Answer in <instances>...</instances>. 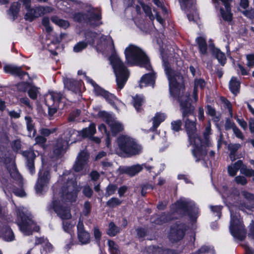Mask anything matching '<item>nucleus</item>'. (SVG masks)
<instances>
[{
  "label": "nucleus",
  "mask_w": 254,
  "mask_h": 254,
  "mask_svg": "<svg viewBox=\"0 0 254 254\" xmlns=\"http://www.w3.org/2000/svg\"><path fill=\"white\" fill-rule=\"evenodd\" d=\"M86 37L88 39L89 44L95 46L97 52L105 55L111 54L109 61L116 75L118 88L122 89L129 77V72L119 57L115 53L114 44L111 37L100 36L94 32L88 33Z\"/></svg>",
  "instance_id": "1"
},
{
  "label": "nucleus",
  "mask_w": 254,
  "mask_h": 254,
  "mask_svg": "<svg viewBox=\"0 0 254 254\" xmlns=\"http://www.w3.org/2000/svg\"><path fill=\"white\" fill-rule=\"evenodd\" d=\"M61 181L63 185L60 192L54 194L52 207L62 219H68L71 216L70 210L63 203L64 202L75 201L79 189L71 174H64Z\"/></svg>",
  "instance_id": "2"
},
{
  "label": "nucleus",
  "mask_w": 254,
  "mask_h": 254,
  "mask_svg": "<svg viewBox=\"0 0 254 254\" xmlns=\"http://www.w3.org/2000/svg\"><path fill=\"white\" fill-rule=\"evenodd\" d=\"M180 102L182 119L190 144L194 142L195 144L200 145L201 139L196 132V119L194 115V107L190 104L188 96L181 97Z\"/></svg>",
  "instance_id": "3"
},
{
  "label": "nucleus",
  "mask_w": 254,
  "mask_h": 254,
  "mask_svg": "<svg viewBox=\"0 0 254 254\" xmlns=\"http://www.w3.org/2000/svg\"><path fill=\"white\" fill-rule=\"evenodd\" d=\"M127 62L130 65L138 64L150 70L151 66L148 58L138 47L130 45L125 51Z\"/></svg>",
  "instance_id": "4"
},
{
  "label": "nucleus",
  "mask_w": 254,
  "mask_h": 254,
  "mask_svg": "<svg viewBox=\"0 0 254 254\" xmlns=\"http://www.w3.org/2000/svg\"><path fill=\"white\" fill-rule=\"evenodd\" d=\"M118 147L116 149L117 154L125 153L128 156L139 154L142 152V147L132 138L127 135H121L117 139Z\"/></svg>",
  "instance_id": "5"
},
{
  "label": "nucleus",
  "mask_w": 254,
  "mask_h": 254,
  "mask_svg": "<svg viewBox=\"0 0 254 254\" xmlns=\"http://www.w3.org/2000/svg\"><path fill=\"white\" fill-rule=\"evenodd\" d=\"M16 223L20 231L25 235H29L32 231H38L39 227L30 218L27 210L23 207H19L16 210Z\"/></svg>",
  "instance_id": "6"
},
{
  "label": "nucleus",
  "mask_w": 254,
  "mask_h": 254,
  "mask_svg": "<svg viewBox=\"0 0 254 254\" xmlns=\"http://www.w3.org/2000/svg\"><path fill=\"white\" fill-rule=\"evenodd\" d=\"M163 62L165 72L169 82L170 93L173 96H177L179 92L184 89L183 84V77L181 75L175 73L172 70L169 63L164 60H163Z\"/></svg>",
  "instance_id": "7"
},
{
  "label": "nucleus",
  "mask_w": 254,
  "mask_h": 254,
  "mask_svg": "<svg viewBox=\"0 0 254 254\" xmlns=\"http://www.w3.org/2000/svg\"><path fill=\"white\" fill-rule=\"evenodd\" d=\"M230 211L231 213L229 226L230 233L235 239L242 241L246 237V230L240 215L236 212L234 213L232 208H230Z\"/></svg>",
  "instance_id": "8"
},
{
  "label": "nucleus",
  "mask_w": 254,
  "mask_h": 254,
  "mask_svg": "<svg viewBox=\"0 0 254 254\" xmlns=\"http://www.w3.org/2000/svg\"><path fill=\"white\" fill-rule=\"evenodd\" d=\"M177 212L184 211L187 212L192 222H195L197 218L198 208L195 207L194 203L188 199L181 198L174 205Z\"/></svg>",
  "instance_id": "9"
},
{
  "label": "nucleus",
  "mask_w": 254,
  "mask_h": 254,
  "mask_svg": "<svg viewBox=\"0 0 254 254\" xmlns=\"http://www.w3.org/2000/svg\"><path fill=\"white\" fill-rule=\"evenodd\" d=\"M79 132L76 130L70 128L66 132V139L64 140L62 138H59L54 147V152L56 155H59L63 153L67 148L69 142L70 143H74L77 140V136Z\"/></svg>",
  "instance_id": "10"
},
{
  "label": "nucleus",
  "mask_w": 254,
  "mask_h": 254,
  "mask_svg": "<svg viewBox=\"0 0 254 254\" xmlns=\"http://www.w3.org/2000/svg\"><path fill=\"white\" fill-rule=\"evenodd\" d=\"M63 98V95L60 92H50L46 95L45 98L46 104L48 107L49 115L52 117L57 112V106Z\"/></svg>",
  "instance_id": "11"
},
{
  "label": "nucleus",
  "mask_w": 254,
  "mask_h": 254,
  "mask_svg": "<svg viewBox=\"0 0 254 254\" xmlns=\"http://www.w3.org/2000/svg\"><path fill=\"white\" fill-rule=\"evenodd\" d=\"M102 114L104 121L107 124L114 135L124 130L123 125L116 118L107 113L104 112Z\"/></svg>",
  "instance_id": "12"
},
{
  "label": "nucleus",
  "mask_w": 254,
  "mask_h": 254,
  "mask_svg": "<svg viewBox=\"0 0 254 254\" xmlns=\"http://www.w3.org/2000/svg\"><path fill=\"white\" fill-rule=\"evenodd\" d=\"M53 10L54 9L50 6H38L31 8L28 11H27L24 18L26 20L31 22L36 18L52 12Z\"/></svg>",
  "instance_id": "13"
},
{
  "label": "nucleus",
  "mask_w": 254,
  "mask_h": 254,
  "mask_svg": "<svg viewBox=\"0 0 254 254\" xmlns=\"http://www.w3.org/2000/svg\"><path fill=\"white\" fill-rule=\"evenodd\" d=\"M85 79L88 83H90L93 86L94 92L96 95L103 96L111 105L114 106L115 101L117 100V99L113 94L99 87L92 79L89 77H85Z\"/></svg>",
  "instance_id": "14"
},
{
  "label": "nucleus",
  "mask_w": 254,
  "mask_h": 254,
  "mask_svg": "<svg viewBox=\"0 0 254 254\" xmlns=\"http://www.w3.org/2000/svg\"><path fill=\"white\" fill-rule=\"evenodd\" d=\"M39 177L36 184L35 189L37 192H41L43 189L49 183L51 176L47 170H41L39 172Z\"/></svg>",
  "instance_id": "15"
},
{
  "label": "nucleus",
  "mask_w": 254,
  "mask_h": 254,
  "mask_svg": "<svg viewBox=\"0 0 254 254\" xmlns=\"http://www.w3.org/2000/svg\"><path fill=\"white\" fill-rule=\"evenodd\" d=\"M88 154L85 151L81 152L77 157V160L73 166V169L75 172L83 171H86Z\"/></svg>",
  "instance_id": "16"
},
{
  "label": "nucleus",
  "mask_w": 254,
  "mask_h": 254,
  "mask_svg": "<svg viewBox=\"0 0 254 254\" xmlns=\"http://www.w3.org/2000/svg\"><path fill=\"white\" fill-rule=\"evenodd\" d=\"M185 228L184 225H178L176 228L171 229L169 239L172 242H176L181 240L184 236Z\"/></svg>",
  "instance_id": "17"
},
{
  "label": "nucleus",
  "mask_w": 254,
  "mask_h": 254,
  "mask_svg": "<svg viewBox=\"0 0 254 254\" xmlns=\"http://www.w3.org/2000/svg\"><path fill=\"white\" fill-rule=\"evenodd\" d=\"M191 144L195 146V148L192 150V153L195 158V161L198 162L201 160L204 161L206 157L207 151L203 148V146H206L203 144L202 141L200 145H197L194 143V142H192Z\"/></svg>",
  "instance_id": "18"
},
{
  "label": "nucleus",
  "mask_w": 254,
  "mask_h": 254,
  "mask_svg": "<svg viewBox=\"0 0 254 254\" xmlns=\"http://www.w3.org/2000/svg\"><path fill=\"white\" fill-rule=\"evenodd\" d=\"M77 228L79 241L82 244H87L90 241V235L87 231L84 230L82 222L80 221L78 222Z\"/></svg>",
  "instance_id": "19"
},
{
  "label": "nucleus",
  "mask_w": 254,
  "mask_h": 254,
  "mask_svg": "<svg viewBox=\"0 0 254 254\" xmlns=\"http://www.w3.org/2000/svg\"><path fill=\"white\" fill-rule=\"evenodd\" d=\"M143 167L149 170L151 167H147L145 165L137 164L130 167H124L122 169V172L130 176H133L140 172L143 168Z\"/></svg>",
  "instance_id": "20"
},
{
  "label": "nucleus",
  "mask_w": 254,
  "mask_h": 254,
  "mask_svg": "<svg viewBox=\"0 0 254 254\" xmlns=\"http://www.w3.org/2000/svg\"><path fill=\"white\" fill-rule=\"evenodd\" d=\"M3 70L6 73H10L12 75H17L20 77L21 78H22L25 75H28L26 72L22 70L21 67L16 66L14 65H5L3 67Z\"/></svg>",
  "instance_id": "21"
},
{
  "label": "nucleus",
  "mask_w": 254,
  "mask_h": 254,
  "mask_svg": "<svg viewBox=\"0 0 254 254\" xmlns=\"http://www.w3.org/2000/svg\"><path fill=\"white\" fill-rule=\"evenodd\" d=\"M223 2L225 11L223 8L220 9V13L222 17L225 21H230L232 18V13L231 11L230 3L232 0H221Z\"/></svg>",
  "instance_id": "22"
},
{
  "label": "nucleus",
  "mask_w": 254,
  "mask_h": 254,
  "mask_svg": "<svg viewBox=\"0 0 254 254\" xmlns=\"http://www.w3.org/2000/svg\"><path fill=\"white\" fill-rule=\"evenodd\" d=\"M23 155L27 158L26 166L30 173L33 175L35 173L34 160L36 155L33 151H28L23 152Z\"/></svg>",
  "instance_id": "23"
},
{
  "label": "nucleus",
  "mask_w": 254,
  "mask_h": 254,
  "mask_svg": "<svg viewBox=\"0 0 254 254\" xmlns=\"http://www.w3.org/2000/svg\"><path fill=\"white\" fill-rule=\"evenodd\" d=\"M155 76L154 72L145 74L141 78L139 86L140 88L149 85H153L155 82Z\"/></svg>",
  "instance_id": "24"
},
{
  "label": "nucleus",
  "mask_w": 254,
  "mask_h": 254,
  "mask_svg": "<svg viewBox=\"0 0 254 254\" xmlns=\"http://www.w3.org/2000/svg\"><path fill=\"white\" fill-rule=\"evenodd\" d=\"M24 119L26 122L27 130L28 132V135L31 137H34L36 135V131L35 128L33 120L29 116H25Z\"/></svg>",
  "instance_id": "25"
},
{
  "label": "nucleus",
  "mask_w": 254,
  "mask_h": 254,
  "mask_svg": "<svg viewBox=\"0 0 254 254\" xmlns=\"http://www.w3.org/2000/svg\"><path fill=\"white\" fill-rule=\"evenodd\" d=\"M211 134V124L210 122L208 121L203 133L204 140L203 141H202V144L206 145V146H209L211 145V142L210 139V135Z\"/></svg>",
  "instance_id": "26"
},
{
  "label": "nucleus",
  "mask_w": 254,
  "mask_h": 254,
  "mask_svg": "<svg viewBox=\"0 0 254 254\" xmlns=\"http://www.w3.org/2000/svg\"><path fill=\"white\" fill-rule=\"evenodd\" d=\"M64 83L65 87L74 92H78L79 89L80 83L74 79H66Z\"/></svg>",
  "instance_id": "27"
},
{
  "label": "nucleus",
  "mask_w": 254,
  "mask_h": 254,
  "mask_svg": "<svg viewBox=\"0 0 254 254\" xmlns=\"http://www.w3.org/2000/svg\"><path fill=\"white\" fill-rule=\"evenodd\" d=\"M243 166V162L241 160H238L235 163L228 166V171L230 176H234L236 175L239 169L241 170Z\"/></svg>",
  "instance_id": "28"
},
{
  "label": "nucleus",
  "mask_w": 254,
  "mask_h": 254,
  "mask_svg": "<svg viewBox=\"0 0 254 254\" xmlns=\"http://www.w3.org/2000/svg\"><path fill=\"white\" fill-rule=\"evenodd\" d=\"M21 7V3L19 1L13 2L8 11V14L12 16L13 20H14L18 15Z\"/></svg>",
  "instance_id": "29"
},
{
  "label": "nucleus",
  "mask_w": 254,
  "mask_h": 254,
  "mask_svg": "<svg viewBox=\"0 0 254 254\" xmlns=\"http://www.w3.org/2000/svg\"><path fill=\"white\" fill-rule=\"evenodd\" d=\"M240 82L236 77H232L229 82V88L235 95L239 92Z\"/></svg>",
  "instance_id": "30"
},
{
  "label": "nucleus",
  "mask_w": 254,
  "mask_h": 254,
  "mask_svg": "<svg viewBox=\"0 0 254 254\" xmlns=\"http://www.w3.org/2000/svg\"><path fill=\"white\" fill-rule=\"evenodd\" d=\"M95 132V125L93 123L91 124L89 127L84 128L81 131V133L84 137H91Z\"/></svg>",
  "instance_id": "31"
},
{
  "label": "nucleus",
  "mask_w": 254,
  "mask_h": 254,
  "mask_svg": "<svg viewBox=\"0 0 254 254\" xmlns=\"http://www.w3.org/2000/svg\"><path fill=\"white\" fill-rule=\"evenodd\" d=\"M212 54L222 65H224L226 61V58L224 53H222L217 48H214L212 51Z\"/></svg>",
  "instance_id": "32"
},
{
  "label": "nucleus",
  "mask_w": 254,
  "mask_h": 254,
  "mask_svg": "<svg viewBox=\"0 0 254 254\" xmlns=\"http://www.w3.org/2000/svg\"><path fill=\"white\" fill-rule=\"evenodd\" d=\"M132 104L134 107L135 108L137 112L141 110V107L144 103V98L142 95H136L132 97Z\"/></svg>",
  "instance_id": "33"
},
{
  "label": "nucleus",
  "mask_w": 254,
  "mask_h": 254,
  "mask_svg": "<svg viewBox=\"0 0 254 254\" xmlns=\"http://www.w3.org/2000/svg\"><path fill=\"white\" fill-rule=\"evenodd\" d=\"M196 41L198 46L199 52L203 55H205L207 52V45L205 39L202 37H198Z\"/></svg>",
  "instance_id": "34"
},
{
  "label": "nucleus",
  "mask_w": 254,
  "mask_h": 254,
  "mask_svg": "<svg viewBox=\"0 0 254 254\" xmlns=\"http://www.w3.org/2000/svg\"><path fill=\"white\" fill-rule=\"evenodd\" d=\"M166 116L163 113H157L156 114L153 119V127L154 129H156L160 124V123L163 122Z\"/></svg>",
  "instance_id": "35"
},
{
  "label": "nucleus",
  "mask_w": 254,
  "mask_h": 254,
  "mask_svg": "<svg viewBox=\"0 0 254 254\" xmlns=\"http://www.w3.org/2000/svg\"><path fill=\"white\" fill-rule=\"evenodd\" d=\"M108 246L110 254H120L119 247L115 242L109 240L108 241Z\"/></svg>",
  "instance_id": "36"
},
{
  "label": "nucleus",
  "mask_w": 254,
  "mask_h": 254,
  "mask_svg": "<svg viewBox=\"0 0 254 254\" xmlns=\"http://www.w3.org/2000/svg\"><path fill=\"white\" fill-rule=\"evenodd\" d=\"M121 229L116 226L115 224L111 222L109 224L107 233L108 235L113 237L117 235L120 232Z\"/></svg>",
  "instance_id": "37"
},
{
  "label": "nucleus",
  "mask_w": 254,
  "mask_h": 254,
  "mask_svg": "<svg viewBox=\"0 0 254 254\" xmlns=\"http://www.w3.org/2000/svg\"><path fill=\"white\" fill-rule=\"evenodd\" d=\"M51 20L53 22L64 29L69 27V24L67 21L60 19L56 16L52 17Z\"/></svg>",
  "instance_id": "38"
},
{
  "label": "nucleus",
  "mask_w": 254,
  "mask_h": 254,
  "mask_svg": "<svg viewBox=\"0 0 254 254\" xmlns=\"http://www.w3.org/2000/svg\"><path fill=\"white\" fill-rule=\"evenodd\" d=\"M181 8L184 10L191 7L193 11L194 10V8L192 6L194 3L193 0H179Z\"/></svg>",
  "instance_id": "39"
},
{
  "label": "nucleus",
  "mask_w": 254,
  "mask_h": 254,
  "mask_svg": "<svg viewBox=\"0 0 254 254\" xmlns=\"http://www.w3.org/2000/svg\"><path fill=\"white\" fill-rule=\"evenodd\" d=\"M3 237L7 241H11L14 239V235L10 228L6 227L5 230H3Z\"/></svg>",
  "instance_id": "40"
},
{
  "label": "nucleus",
  "mask_w": 254,
  "mask_h": 254,
  "mask_svg": "<svg viewBox=\"0 0 254 254\" xmlns=\"http://www.w3.org/2000/svg\"><path fill=\"white\" fill-rule=\"evenodd\" d=\"M207 114L213 118L214 122H218L219 121V117L216 116V112L215 109L210 105L207 106Z\"/></svg>",
  "instance_id": "41"
},
{
  "label": "nucleus",
  "mask_w": 254,
  "mask_h": 254,
  "mask_svg": "<svg viewBox=\"0 0 254 254\" xmlns=\"http://www.w3.org/2000/svg\"><path fill=\"white\" fill-rule=\"evenodd\" d=\"M75 222L74 221H64L63 223V228L65 232L70 233L71 229L74 227Z\"/></svg>",
  "instance_id": "42"
},
{
  "label": "nucleus",
  "mask_w": 254,
  "mask_h": 254,
  "mask_svg": "<svg viewBox=\"0 0 254 254\" xmlns=\"http://www.w3.org/2000/svg\"><path fill=\"white\" fill-rule=\"evenodd\" d=\"M141 6L146 15L148 16L151 20H153L155 18V17L152 13L151 8L148 5L143 3L141 4Z\"/></svg>",
  "instance_id": "43"
},
{
  "label": "nucleus",
  "mask_w": 254,
  "mask_h": 254,
  "mask_svg": "<svg viewBox=\"0 0 254 254\" xmlns=\"http://www.w3.org/2000/svg\"><path fill=\"white\" fill-rule=\"evenodd\" d=\"M38 92V89L37 87L30 86L28 90V93L30 98L32 99H35L37 97Z\"/></svg>",
  "instance_id": "44"
},
{
  "label": "nucleus",
  "mask_w": 254,
  "mask_h": 254,
  "mask_svg": "<svg viewBox=\"0 0 254 254\" xmlns=\"http://www.w3.org/2000/svg\"><path fill=\"white\" fill-rule=\"evenodd\" d=\"M242 174L247 177H254V170L247 168L246 166H243L241 169Z\"/></svg>",
  "instance_id": "45"
},
{
  "label": "nucleus",
  "mask_w": 254,
  "mask_h": 254,
  "mask_svg": "<svg viewBox=\"0 0 254 254\" xmlns=\"http://www.w3.org/2000/svg\"><path fill=\"white\" fill-rule=\"evenodd\" d=\"M101 19V15L99 13H96L94 10L91 11L89 13V21L90 22L91 24H95L94 22H92V20L95 21H99Z\"/></svg>",
  "instance_id": "46"
},
{
  "label": "nucleus",
  "mask_w": 254,
  "mask_h": 254,
  "mask_svg": "<svg viewBox=\"0 0 254 254\" xmlns=\"http://www.w3.org/2000/svg\"><path fill=\"white\" fill-rule=\"evenodd\" d=\"M121 203V201L116 197H112L107 202V205L111 207H114Z\"/></svg>",
  "instance_id": "47"
},
{
  "label": "nucleus",
  "mask_w": 254,
  "mask_h": 254,
  "mask_svg": "<svg viewBox=\"0 0 254 254\" xmlns=\"http://www.w3.org/2000/svg\"><path fill=\"white\" fill-rule=\"evenodd\" d=\"M117 189V187L115 185H110L106 188L105 196L108 197L114 194Z\"/></svg>",
  "instance_id": "48"
},
{
  "label": "nucleus",
  "mask_w": 254,
  "mask_h": 254,
  "mask_svg": "<svg viewBox=\"0 0 254 254\" xmlns=\"http://www.w3.org/2000/svg\"><path fill=\"white\" fill-rule=\"evenodd\" d=\"M42 24L43 26L45 27L47 32L50 33L52 31L53 29L50 26V20L48 17H44L43 18Z\"/></svg>",
  "instance_id": "49"
},
{
  "label": "nucleus",
  "mask_w": 254,
  "mask_h": 254,
  "mask_svg": "<svg viewBox=\"0 0 254 254\" xmlns=\"http://www.w3.org/2000/svg\"><path fill=\"white\" fill-rule=\"evenodd\" d=\"M153 1L155 4H156L158 7L161 10L163 13H167V9L163 4V2L160 0H153Z\"/></svg>",
  "instance_id": "50"
},
{
  "label": "nucleus",
  "mask_w": 254,
  "mask_h": 254,
  "mask_svg": "<svg viewBox=\"0 0 254 254\" xmlns=\"http://www.w3.org/2000/svg\"><path fill=\"white\" fill-rule=\"evenodd\" d=\"M87 46V44L84 42L78 43L74 47L73 50L75 52H79L83 49H85Z\"/></svg>",
  "instance_id": "51"
},
{
  "label": "nucleus",
  "mask_w": 254,
  "mask_h": 254,
  "mask_svg": "<svg viewBox=\"0 0 254 254\" xmlns=\"http://www.w3.org/2000/svg\"><path fill=\"white\" fill-rule=\"evenodd\" d=\"M181 126L182 122L181 120L175 121L171 123L172 129L176 131L181 129Z\"/></svg>",
  "instance_id": "52"
},
{
  "label": "nucleus",
  "mask_w": 254,
  "mask_h": 254,
  "mask_svg": "<svg viewBox=\"0 0 254 254\" xmlns=\"http://www.w3.org/2000/svg\"><path fill=\"white\" fill-rule=\"evenodd\" d=\"M205 86V82L202 79H197L194 81V89L197 90V88H203Z\"/></svg>",
  "instance_id": "53"
},
{
  "label": "nucleus",
  "mask_w": 254,
  "mask_h": 254,
  "mask_svg": "<svg viewBox=\"0 0 254 254\" xmlns=\"http://www.w3.org/2000/svg\"><path fill=\"white\" fill-rule=\"evenodd\" d=\"M247 60V65L249 67H252L254 66V54H249L246 56Z\"/></svg>",
  "instance_id": "54"
},
{
  "label": "nucleus",
  "mask_w": 254,
  "mask_h": 254,
  "mask_svg": "<svg viewBox=\"0 0 254 254\" xmlns=\"http://www.w3.org/2000/svg\"><path fill=\"white\" fill-rule=\"evenodd\" d=\"M10 176L14 180L18 181L20 183L22 182V177L16 169H13V171L10 173Z\"/></svg>",
  "instance_id": "55"
},
{
  "label": "nucleus",
  "mask_w": 254,
  "mask_h": 254,
  "mask_svg": "<svg viewBox=\"0 0 254 254\" xmlns=\"http://www.w3.org/2000/svg\"><path fill=\"white\" fill-rule=\"evenodd\" d=\"M30 86L27 82H21L17 84V89L19 91L25 92Z\"/></svg>",
  "instance_id": "56"
},
{
  "label": "nucleus",
  "mask_w": 254,
  "mask_h": 254,
  "mask_svg": "<svg viewBox=\"0 0 254 254\" xmlns=\"http://www.w3.org/2000/svg\"><path fill=\"white\" fill-rule=\"evenodd\" d=\"M43 249L41 253L42 254H46L47 253L51 251L52 246L46 240V242L43 245Z\"/></svg>",
  "instance_id": "57"
},
{
  "label": "nucleus",
  "mask_w": 254,
  "mask_h": 254,
  "mask_svg": "<svg viewBox=\"0 0 254 254\" xmlns=\"http://www.w3.org/2000/svg\"><path fill=\"white\" fill-rule=\"evenodd\" d=\"M235 182L242 185H245L247 183V180L246 178L242 176H238L235 178Z\"/></svg>",
  "instance_id": "58"
},
{
  "label": "nucleus",
  "mask_w": 254,
  "mask_h": 254,
  "mask_svg": "<svg viewBox=\"0 0 254 254\" xmlns=\"http://www.w3.org/2000/svg\"><path fill=\"white\" fill-rule=\"evenodd\" d=\"M31 0H18V1H19V3L21 4L22 3L27 11H28L29 9L31 8Z\"/></svg>",
  "instance_id": "59"
},
{
  "label": "nucleus",
  "mask_w": 254,
  "mask_h": 254,
  "mask_svg": "<svg viewBox=\"0 0 254 254\" xmlns=\"http://www.w3.org/2000/svg\"><path fill=\"white\" fill-rule=\"evenodd\" d=\"M240 147L241 145L238 143L231 144L228 146V148L232 154L235 153Z\"/></svg>",
  "instance_id": "60"
},
{
  "label": "nucleus",
  "mask_w": 254,
  "mask_h": 254,
  "mask_svg": "<svg viewBox=\"0 0 254 254\" xmlns=\"http://www.w3.org/2000/svg\"><path fill=\"white\" fill-rule=\"evenodd\" d=\"M233 131L237 138L241 139L242 140L244 139V136L242 131L237 126L236 127H234V128L233 129Z\"/></svg>",
  "instance_id": "61"
},
{
  "label": "nucleus",
  "mask_w": 254,
  "mask_h": 254,
  "mask_svg": "<svg viewBox=\"0 0 254 254\" xmlns=\"http://www.w3.org/2000/svg\"><path fill=\"white\" fill-rule=\"evenodd\" d=\"M235 119H236L238 124L244 130H245L247 129L248 125L246 121H245L243 119H239L237 116L235 117Z\"/></svg>",
  "instance_id": "62"
},
{
  "label": "nucleus",
  "mask_w": 254,
  "mask_h": 254,
  "mask_svg": "<svg viewBox=\"0 0 254 254\" xmlns=\"http://www.w3.org/2000/svg\"><path fill=\"white\" fill-rule=\"evenodd\" d=\"M248 236L251 239L254 240V221L253 220L250 224Z\"/></svg>",
  "instance_id": "63"
},
{
  "label": "nucleus",
  "mask_w": 254,
  "mask_h": 254,
  "mask_svg": "<svg viewBox=\"0 0 254 254\" xmlns=\"http://www.w3.org/2000/svg\"><path fill=\"white\" fill-rule=\"evenodd\" d=\"M236 127V125L233 122L229 119L226 120L225 124V128L226 130H229L230 129H232L233 130L234 127Z\"/></svg>",
  "instance_id": "64"
}]
</instances>
